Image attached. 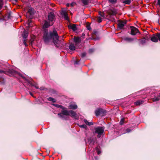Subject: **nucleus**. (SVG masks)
I'll return each mask as SVG.
<instances>
[{"instance_id": "obj_1", "label": "nucleus", "mask_w": 160, "mask_h": 160, "mask_svg": "<svg viewBox=\"0 0 160 160\" xmlns=\"http://www.w3.org/2000/svg\"><path fill=\"white\" fill-rule=\"evenodd\" d=\"M58 36L55 30H53L49 33L46 29H45L43 33V39L45 43H48L52 41L54 44L57 45L59 42Z\"/></svg>"}, {"instance_id": "obj_2", "label": "nucleus", "mask_w": 160, "mask_h": 160, "mask_svg": "<svg viewBox=\"0 0 160 160\" xmlns=\"http://www.w3.org/2000/svg\"><path fill=\"white\" fill-rule=\"evenodd\" d=\"M55 20V15L53 12H50L48 14V19L45 21L43 27L48 28L50 26L52 25Z\"/></svg>"}, {"instance_id": "obj_3", "label": "nucleus", "mask_w": 160, "mask_h": 160, "mask_svg": "<svg viewBox=\"0 0 160 160\" xmlns=\"http://www.w3.org/2000/svg\"><path fill=\"white\" fill-rule=\"evenodd\" d=\"M58 115L60 118L62 119H66V118L64 116V115H69V111H68L66 108H63L61 112L58 114Z\"/></svg>"}, {"instance_id": "obj_4", "label": "nucleus", "mask_w": 160, "mask_h": 160, "mask_svg": "<svg viewBox=\"0 0 160 160\" xmlns=\"http://www.w3.org/2000/svg\"><path fill=\"white\" fill-rule=\"evenodd\" d=\"M95 132L98 134L97 137L99 138L101 136V134L103 133L104 132V129L102 127H98L95 129Z\"/></svg>"}, {"instance_id": "obj_5", "label": "nucleus", "mask_w": 160, "mask_h": 160, "mask_svg": "<svg viewBox=\"0 0 160 160\" xmlns=\"http://www.w3.org/2000/svg\"><path fill=\"white\" fill-rule=\"evenodd\" d=\"M106 113V112L105 110L101 108L98 109L95 111V114L97 116L99 115L102 116Z\"/></svg>"}, {"instance_id": "obj_6", "label": "nucleus", "mask_w": 160, "mask_h": 160, "mask_svg": "<svg viewBox=\"0 0 160 160\" xmlns=\"http://www.w3.org/2000/svg\"><path fill=\"white\" fill-rule=\"evenodd\" d=\"M158 39L160 41V34L158 33L156 35H153L152 36L151 40L152 41L154 42H157Z\"/></svg>"}, {"instance_id": "obj_7", "label": "nucleus", "mask_w": 160, "mask_h": 160, "mask_svg": "<svg viewBox=\"0 0 160 160\" xmlns=\"http://www.w3.org/2000/svg\"><path fill=\"white\" fill-rule=\"evenodd\" d=\"M126 24V22L125 21H119L118 24V28L119 29H122Z\"/></svg>"}, {"instance_id": "obj_8", "label": "nucleus", "mask_w": 160, "mask_h": 160, "mask_svg": "<svg viewBox=\"0 0 160 160\" xmlns=\"http://www.w3.org/2000/svg\"><path fill=\"white\" fill-rule=\"evenodd\" d=\"M130 28L131 29V35H134L139 32L138 29L135 27L133 26H131Z\"/></svg>"}, {"instance_id": "obj_9", "label": "nucleus", "mask_w": 160, "mask_h": 160, "mask_svg": "<svg viewBox=\"0 0 160 160\" xmlns=\"http://www.w3.org/2000/svg\"><path fill=\"white\" fill-rule=\"evenodd\" d=\"M61 14L64 17V19L66 20H68L69 18L68 16V14L66 11L62 10L61 12Z\"/></svg>"}, {"instance_id": "obj_10", "label": "nucleus", "mask_w": 160, "mask_h": 160, "mask_svg": "<svg viewBox=\"0 0 160 160\" xmlns=\"http://www.w3.org/2000/svg\"><path fill=\"white\" fill-rule=\"evenodd\" d=\"M108 14L110 15H115L117 13V10L115 9H110L107 11Z\"/></svg>"}, {"instance_id": "obj_11", "label": "nucleus", "mask_w": 160, "mask_h": 160, "mask_svg": "<svg viewBox=\"0 0 160 160\" xmlns=\"http://www.w3.org/2000/svg\"><path fill=\"white\" fill-rule=\"evenodd\" d=\"M22 36L23 37V40H24V41H27V38L28 36V32L26 30H24L22 34Z\"/></svg>"}, {"instance_id": "obj_12", "label": "nucleus", "mask_w": 160, "mask_h": 160, "mask_svg": "<svg viewBox=\"0 0 160 160\" xmlns=\"http://www.w3.org/2000/svg\"><path fill=\"white\" fill-rule=\"evenodd\" d=\"M73 39L76 45H78L81 42V38H80L78 37H74Z\"/></svg>"}, {"instance_id": "obj_13", "label": "nucleus", "mask_w": 160, "mask_h": 160, "mask_svg": "<svg viewBox=\"0 0 160 160\" xmlns=\"http://www.w3.org/2000/svg\"><path fill=\"white\" fill-rule=\"evenodd\" d=\"M68 27L72 29L73 31H75L77 29V28L75 24L69 25Z\"/></svg>"}, {"instance_id": "obj_14", "label": "nucleus", "mask_w": 160, "mask_h": 160, "mask_svg": "<svg viewBox=\"0 0 160 160\" xmlns=\"http://www.w3.org/2000/svg\"><path fill=\"white\" fill-rule=\"evenodd\" d=\"M124 40L128 42H132L134 40H136V38H124Z\"/></svg>"}, {"instance_id": "obj_15", "label": "nucleus", "mask_w": 160, "mask_h": 160, "mask_svg": "<svg viewBox=\"0 0 160 160\" xmlns=\"http://www.w3.org/2000/svg\"><path fill=\"white\" fill-rule=\"evenodd\" d=\"M70 109H75L77 108V106L75 104H71L70 105L69 107Z\"/></svg>"}, {"instance_id": "obj_16", "label": "nucleus", "mask_w": 160, "mask_h": 160, "mask_svg": "<svg viewBox=\"0 0 160 160\" xmlns=\"http://www.w3.org/2000/svg\"><path fill=\"white\" fill-rule=\"evenodd\" d=\"M70 114L71 115V116L72 117L75 118L77 116L76 113L72 110H70L69 111V114Z\"/></svg>"}, {"instance_id": "obj_17", "label": "nucleus", "mask_w": 160, "mask_h": 160, "mask_svg": "<svg viewBox=\"0 0 160 160\" xmlns=\"http://www.w3.org/2000/svg\"><path fill=\"white\" fill-rule=\"evenodd\" d=\"M91 2V0H82V2L84 5H88Z\"/></svg>"}, {"instance_id": "obj_18", "label": "nucleus", "mask_w": 160, "mask_h": 160, "mask_svg": "<svg viewBox=\"0 0 160 160\" xmlns=\"http://www.w3.org/2000/svg\"><path fill=\"white\" fill-rule=\"evenodd\" d=\"M69 49L72 50H75V46L74 44L73 43H71L69 46Z\"/></svg>"}, {"instance_id": "obj_19", "label": "nucleus", "mask_w": 160, "mask_h": 160, "mask_svg": "<svg viewBox=\"0 0 160 160\" xmlns=\"http://www.w3.org/2000/svg\"><path fill=\"white\" fill-rule=\"evenodd\" d=\"M144 102L143 101L138 100L135 102L134 103L136 105H139L142 104Z\"/></svg>"}, {"instance_id": "obj_20", "label": "nucleus", "mask_w": 160, "mask_h": 160, "mask_svg": "<svg viewBox=\"0 0 160 160\" xmlns=\"http://www.w3.org/2000/svg\"><path fill=\"white\" fill-rule=\"evenodd\" d=\"M84 122L87 125L91 126L93 125V123L92 122H90L84 119Z\"/></svg>"}, {"instance_id": "obj_21", "label": "nucleus", "mask_w": 160, "mask_h": 160, "mask_svg": "<svg viewBox=\"0 0 160 160\" xmlns=\"http://www.w3.org/2000/svg\"><path fill=\"white\" fill-rule=\"evenodd\" d=\"M33 9L32 8H30L28 9V12L31 15H32L33 13Z\"/></svg>"}, {"instance_id": "obj_22", "label": "nucleus", "mask_w": 160, "mask_h": 160, "mask_svg": "<svg viewBox=\"0 0 160 160\" xmlns=\"http://www.w3.org/2000/svg\"><path fill=\"white\" fill-rule=\"evenodd\" d=\"M35 38V37L34 36H33L31 38V39L30 40V43L31 44H32L33 42L34 41Z\"/></svg>"}, {"instance_id": "obj_23", "label": "nucleus", "mask_w": 160, "mask_h": 160, "mask_svg": "<svg viewBox=\"0 0 160 160\" xmlns=\"http://www.w3.org/2000/svg\"><path fill=\"white\" fill-rule=\"evenodd\" d=\"M48 99L49 101H52L53 102H55L56 101V100L54 99L52 97H49L48 98Z\"/></svg>"}, {"instance_id": "obj_24", "label": "nucleus", "mask_w": 160, "mask_h": 160, "mask_svg": "<svg viewBox=\"0 0 160 160\" xmlns=\"http://www.w3.org/2000/svg\"><path fill=\"white\" fill-rule=\"evenodd\" d=\"M131 2L130 0H125L123 1V3L126 4H129Z\"/></svg>"}, {"instance_id": "obj_25", "label": "nucleus", "mask_w": 160, "mask_h": 160, "mask_svg": "<svg viewBox=\"0 0 160 160\" xmlns=\"http://www.w3.org/2000/svg\"><path fill=\"white\" fill-rule=\"evenodd\" d=\"M97 22H101L102 21V19L100 17H98L96 20Z\"/></svg>"}, {"instance_id": "obj_26", "label": "nucleus", "mask_w": 160, "mask_h": 160, "mask_svg": "<svg viewBox=\"0 0 160 160\" xmlns=\"http://www.w3.org/2000/svg\"><path fill=\"white\" fill-rule=\"evenodd\" d=\"M3 5L2 0H0V10L2 8Z\"/></svg>"}, {"instance_id": "obj_27", "label": "nucleus", "mask_w": 160, "mask_h": 160, "mask_svg": "<svg viewBox=\"0 0 160 160\" xmlns=\"http://www.w3.org/2000/svg\"><path fill=\"white\" fill-rule=\"evenodd\" d=\"M54 106H55V107H58V108H63V107L60 105H59V104H54Z\"/></svg>"}, {"instance_id": "obj_28", "label": "nucleus", "mask_w": 160, "mask_h": 160, "mask_svg": "<svg viewBox=\"0 0 160 160\" xmlns=\"http://www.w3.org/2000/svg\"><path fill=\"white\" fill-rule=\"evenodd\" d=\"M108 1L111 3H116L117 2V0H109Z\"/></svg>"}, {"instance_id": "obj_29", "label": "nucleus", "mask_w": 160, "mask_h": 160, "mask_svg": "<svg viewBox=\"0 0 160 160\" xmlns=\"http://www.w3.org/2000/svg\"><path fill=\"white\" fill-rule=\"evenodd\" d=\"M99 14L102 17H104V13L103 12H99Z\"/></svg>"}, {"instance_id": "obj_30", "label": "nucleus", "mask_w": 160, "mask_h": 160, "mask_svg": "<svg viewBox=\"0 0 160 160\" xmlns=\"http://www.w3.org/2000/svg\"><path fill=\"white\" fill-rule=\"evenodd\" d=\"M159 100V98L158 97L155 98H153V101L154 102L158 101Z\"/></svg>"}, {"instance_id": "obj_31", "label": "nucleus", "mask_w": 160, "mask_h": 160, "mask_svg": "<svg viewBox=\"0 0 160 160\" xmlns=\"http://www.w3.org/2000/svg\"><path fill=\"white\" fill-rule=\"evenodd\" d=\"M124 118H122L121 119V120L120 122V123L121 125H122L123 123L124 122Z\"/></svg>"}, {"instance_id": "obj_32", "label": "nucleus", "mask_w": 160, "mask_h": 160, "mask_svg": "<svg viewBox=\"0 0 160 160\" xmlns=\"http://www.w3.org/2000/svg\"><path fill=\"white\" fill-rule=\"evenodd\" d=\"M80 127L83 128H86L87 127V126L86 125L83 124L80 126Z\"/></svg>"}, {"instance_id": "obj_33", "label": "nucleus", "mask_w": 160, "mask_h": 160, "mask_svg": "<svg viewBox=\"0 0 160 160\" xmlns=\"http://www.w3.org/2000/svg\"><path fill=\"white\" fill-rule=\"evenodd\" d=\"M86 55V53L85 52H83L82 53V54H81V56L82 57H85Z\"/></svg>"}, {"instance_id": "obj_34", "label": "nucleus", "mask_w": 160, "mask_h": 160, "mask_svg": "<svg viewBox=\"0 0 160 160\" xmlns=\"http://www.w3.org/2000/svg\"><path fill=\"white\" fill-rule=\"evenodd\" d=\"M94 51V49H90L89 50V53H91L93 52Z\"/></svg>"}, {"instance_id": "obj_35", "label": "nucleus", "mask_w": 160, "mask_h": 160, "mask_svg": "<svg viewBox=\"0 0 160 160\" xmlns=\"http://www.w3.org/2000/svg\"><path fill=\"white\" fill-rule=\"evenodd\" d=\"M23 42L24 43V44L25 45V46H28V45H27V44L26 43V42L27 41V40L24 41V40H23Z\"/></svg>"}, {"instance_id": "obj_36", "label": "nucleus", "mask_w": 160, "mask_h": 160, "mask_svg": "<svg viewBox=\"0 0 160 160\" xmlns=\"http://www.w3.org/2000/svg\"><path fill=\"white\" fill-rule=\"evenodd\" d=\"M145 42V40L144 39L141 41V43L142 44Z\"/></svg>"}, {"instance_id": "obj_37", "label": "nucleus", "mask_w": 160, "mask_h": 160, "mask_svg": "<svg viewBox=\"0 0 160 160\" xmlns=\"http://www.w3.org/2000/svg\"><path fill=\"white\" fill-rule=\"evenodd\" d=\"M131 131L130 130V129L129 128H127L126 129V131L127 132H130Z\"/></svg>"}, {"instance_id": "obj_38", "label": "nucleus", "mask_w": 160, "mask_h": 160, "mask_svg": "<svg viewBox=\"0 0 160 160\" xmlns=\"http://www.w3.org/2000/svg\"><path fill=\"white\" fill-rule=\"evenodd\" d=\"M101 151L100 150H97V153L98 154H100L101 153Z\"/></svg>"}, {"instance_id": "obj_39", "label": "nucleus", "mask_w": 160, "mask_h": 160, "mask_svg": "<svg viewBox=\"0 0 160 160\" xmlns=\"http://www.w3.org/2000/svg\"><path fill=\"white\" fill-rule=\"evenodd\" d=\"M78 61H75L74 62V64H78Z\"/></svg>"}, {"instance_id": "obj_40", "label": "nucleus", "mask_w": 160, "mask_h": 160, "mask_svg": "<svg viewBox=\"0 0 160 160\" xmlns=\"http://www.w3.org/2000/svg\"><path fill=\"white\" fill-rule=\"evenodd\" d=\"M4 71H3L2 70H0V73H3V72H4Z\"/></svg>"}, {"instance_id": "obj_41", "label": "nucleus", "mask_w": 160, "mask_h": 160, "mask_svg": "<svg viewBox=\"0 0 160 160\" xmlns=\"http://www.w3.org/2000/svg\"><path fill=\"white\" fill-rule=\"evenodd\" d=\"M158 3L160 5V0H158Z\"/></svg>"}, {"instance_id": "obj_42", "label": "nucleus", "mask_w": 160, "mask_h": 160, "mask_svg": "<svg viewBox=\"0 0 160 160\" xmlns=\"http://www.w3.org/2000/svg\"><path fill=\"white\" fill-rule=\"evenodd\" d=\"M1 17H3V16L2 15L1 13L0 12V18Z\"/></svg>"}, {"instance_id": "obj_43", "label": "nucleus", "mask_w": 160, "mask_h": 160, "mask_svg": "<svg viewBox=\"0 0 160 160\" xmlns=\"http://www.w3.org/2000/svg\"><path fill=\"white\" fill-rule=\"evenodd\" d=\"M35 88H37V89H38V88H39L38 87V86H35Z\"/></svg>"}, {"instance_id": "obj_44", "label": "nucleus", "mask_w": 160, "mask_h": 160, "mask_svg": "<svg viewBox=\"0 0 160 160\" xmlns=\"http://www.w3.org/2000/svg\"><path fill=\"white\" fill-rule=\"evenodd\" d=\"M69 4H68V3H67V7H69Z\"/></svg>"}, {"instance_id": "obj_45", "label": "nucleus", "mask_w": 160, "mask_h": 160, "mask_svg": "<svg viewBox=\"0 0 160 160\" xmlns=\"http://www.w3.org/2000/svg\"><path fill=\"white\" fill-rule=\"evenodd\" d=\"M30 26V22H29L28 23V26Z\"/></svg>"}, {"instance_id": "obj_46", "label": "nucleus", "mask_w": 160, "mask_h": 160, "mask_svg": "<svg viewBox=\"0 0 160 160\" xmlns=\"http://www.w3.org/2000/svg\"><path fill=\"white\" fill-rule=\"evenodd\" d=\"M14 73H16V72L14 71Z\"/></svg>"}, {"instance_id": "obj_47", "label": "nucleus", "mask_w": 160, "mask_h": 160, "mask_svg": "<svg viewBox=\"0 0 160 160\" xmlns=\"http://www.w3.org/2000/svg\"><path fill=\"white\" fill-rule=\"evenodd\" d=\"M84 35H84V34H82V35H83V36H84Z\"/></svg>"}, {"instance_id": "obj_48", "label": "nucleus", "mask_w": 160, "mask_h": 160, "mask_svg": "<svg viewBox=\"0 0 160 160\" xmlns=\"http://www.w3.org/2000/svg\"><path fill=\"white\" fill-rule=\"evenodd\" d=\"M30 94H31V95H32V94L31 93H30Z\"/></svg>"}, {"instance_id": "obj_49", "label": "nucleus", "mask_w": 160, "mask_h": 160, "mask_svg": "<svg viewBox=\"0 0 160 160\" xmlns=\"http://www.w3.org/2000/svg\"><path fill=\"white\" fill-rule=\"evenodd\" d=\"M31 20H30L29 22H30ZM30 23V22H29Z\"/></svg>"}, {"instance_id": "obj_50", "label": "nucleus", "mask_w": 160, "mask_h": 160, "mask_svg": "<svg viewBox=\"0 0 160 160\" xmlns=\"http://www.w3.org/2000/svg\"><path fill=\"white\" fill-rule=\"evenodd\" d=\"M31 20H30L29 22H30ZM30 23V22H29Z\"/></svg>"}, {"instance_id": "obj_51", "label": "nucleus", "mask_w": 160, "mask_h": 160, "mask_svg": "<svg viewBox=\"0 0 160 160\" xmlns=\"http://www.w3.org/2000/svg\"><path fill=\"white\" fill-rule=\"evenodd\" d=\"M159 96L160 97V95H159Z\"/></svg>"}]
</instances>
